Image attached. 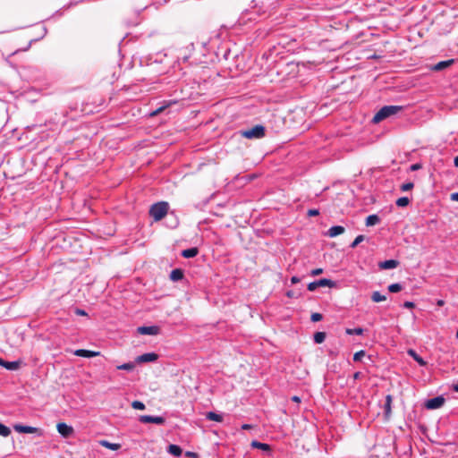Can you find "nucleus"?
<instances>
[{"instance_id":"obj_1","label":"nucleus","mask_w":458,"mask_h":458,"mask_svg":"<svg viewBox=\"0 0 458 458\" xmlns=\"http://www.w3.org/2000/svg\"><path fill=\"white\" fill-rule=\"evenodd\" d=\"M402 110L403 106H385L381 107L378 110V112L374 115L372 122L374 123H378L379 122L385 120L386 118L396 114L398 112Z\"/></svg>"},{"instance_id":"obj_2","label":"nucleus","mask_w":458,"mask_h":458,"mask_svg":"<svg viewBox=\"0 0 458 458\" xmlns=\"http://www.w3.org/2000/svg\"><path fill=\"white\" fill-rule=\"evenodd\" d=\"M169 209V205L165 201H159L154 203L149 208V216L153 217L155 221L163 219Z\"/></svg>"},{"instance_id":"obj_3","label":"nucleus","mask_w":458,"mask_h":458,"mask_svg":"<svg viewBox=\"0 0 458 458\" xmlns=\"http://www.w3.org/2000/svg\"><path fill=\"white\" fill-rule=\"evenodd\" d=\"M240 133L246 139H261L265 136V127L258 124L251 129L241 131Z\"/></svg>"},{"instance_id":"obj_4","label":"nucleus","mask_w":458,"mask_h":458,"mask_svg":"<svg viewBox=\"0 0 458 458\" xmlns=\"http://www.w3.org/2000/svg\"><path fill=\"white\" fill-rule=\"evenodd\" d=\"M336 286V283L327 278H321L319 280H316L308 284V290L310 292L315 291L318 287H329L334 288Z\"/></svg>"},{"instance_id":"obj_5","label":"nucleus","mask_w":458,"mask_h":458,"mask_svg":"<svg viewBox=\"0 0 458 458\" xmlns=\"http://www.w3.org/2000/svg\"><path fill=\"white\" fill-rule=\"evenodd\" d=\"M445 398L443 396H437L426 401L424 406L428 410H436L442 407L445 403Z\"/></svg>"},{"instance_id":"obj_6","label":"nucleus","mask_w":458,"mask_h":458,"mask_svg":"<svg viewBox=\"0 0 458 458\" xmlns=\"http://www.w3.org/2000/svg\"><path fill=\"white\" fill-rule=\"evenodd\" d=\"M141 423H154L157 425H163L165 422V418L161 416L141 415L139 418Z\"/></svg>"},{"instance_id":"obj_7","label":"nucleus","mask_w":458,"mask_h":458,"mask_svg":"<svg viewBox=\"0 0 458 458\" xmlns=\"http://www.w3.org/2000/svg\"><path fill=\"white\" fill-rule=\"evenodd\" d=\"M14 430L19 433H25V434H38V436L42 435L41 429L38 428L31 427V426H23V425H15Z\"/></svg>"},{"instance_id":"obj_8","label":"nucleus","mask_w":458,"mask_h":458,"mask_svg":"<svg viewBox=\"0 0 458 458\" xmlns=\"http://www.w3.org/2000/svg\"><path fill=\"white\" fill-rule=\"evenodd\" d=\"M56 429L58 433L64 437H69L73 434V428L72 426L67 425L64 422H60L56 425Z\"/></svg>"},{"instance_id":"obj_9","label":"nucleus","mask_w":458,"mask_h":458,"mask_svg":"<svg viewBox=\"0 0 458 458\" xmlns=\"http://www.w3.org/2000/svg\"><path fill=\"white\" fill-rule=\"evenodd\" d=\"M158 359V355L155 352H147L138 356L135 360L137 363L153 362Z\"/></svg>"},{"instance_id":"obj_10","label":"nucleus","mask_w":458,"mask_h":458,"mask_svg":"<svg viewBox=\"0 0 458 458\" xmlns=\"http://www.w3.org/2000/svg\"><path fill=\"white\" fill-rule=\"evenodd\" d=\"M160 328L157 326L139 327L137 332L140 335H156L159 333Z\"/></svg>"},{"instance_id":"obj_11","label":"nucleus","mask_w":458,"mask_h":458,"mask_svg":"<svg viewBox=\"0 0 458 458\" xmlns=\"http://www.w3.org/2000/svg\"><path fill=\"white\" fill-rule=\"evenodd\" d=\"M392 403L393 397L391 394H387L386 396V401L384 404V416L386 420H388L392 413Z\"/></svg>"},{"instance_id":"obj_12","label":"nucleus","mask_w":458,"mask_h":458,"mask_svg":"<svg viewBox=\"0 0 458 458\" xmlns=\"http://www.w3.org/2000/svg\"><path fill=\"white\" fill-rule=\"evenodd\" d=\"M399 262L395 259H387L378 263V267L380 269H393L397 267Z\"/></svg>"},{"instance_id":"obj_13","label":"nucleus","mask_w":458,"mask_h":458,"mask_svg":"<svg viewBox=\"0 0 458 458\" xmlns=\"http://www.w3.org/2000/svg\"><path fill=\"white\" fill-rule=\"evenodd\" d=\"M454 59H449V60H445V61H441L437 64H436L433 67H432V70L433 71H436V72H438V71H442L447 67H449L452 64H454Z\"/></svg>"},{"instance_id":"obj_14","label":"nucleus","mask_w":458,"mask_h":458,"mask_svg":"<svg viewBox=\"0 0 458 458\" xmlns=\"http://www.w3.org/2000/svg\"><path fill=\"white\" fill-rule=\"evenodd\" d=\"M344 232V227L342 225H334L330 227L327 231V235L329 237H335L337 235L342 234Z\"/></svg>"},{"instance_id":"obj_15","label":"nucleus","mask_w":458,"mask_h":458,"mask_svg":"<svg viewBox=\"0 0 458 458\" xmlns=\"http://www.w3.org/2000/svg\"><path fill=\"white\" fill-rule=\"evenodd\" d=\"M183 276L184 274L182 269L175 268L171 271L169 277L173 282H177L182 280L183 278Z\"/></svg>"},{"instance_id":"obj_16","label":"nucleus","mask_w":458,"mask_h":458,"mask_svg":"<svg viewBox=\"0 0 458 458\" xmlns=\"http://www.w3.org/2000/svg\"><path fill=\"white\" fill-rule=\"evenodd\" d=\"M74 354L79 357L91 358L98 355V352L85 349H79L74 352Z\"/></svg>"},{"instance_id":"obj_17","label":"nucleus","mask_w":458,"mask_h":458,"mask_svg":"<svg viewBox=\"0 0 458 458\" xmlns=\"http://www.w3.org/2000/svg\"><path fill=\"white\" fill-rule=\"evenodd\" d=\"M198 253H199L198 248L193 247V248L183 250L182 251V256L185 259H191V258L196 257L198 255Z\"/></svg>"},{"instance_id":"obj_18","label":"nucleus","mask_w":458,"mask_h":458,"mask_svg":"<svg viewBox=\"0 0 458 458\" xmlns=\"http://www.w3.org/2000/svg\"><path fill=\"white\" fill-rule=\"evenodd\" d=\"M206 419L212 421L222 422L223 416L221 414L216 413L214 411H208L206 414Z\"/></svg>"},{"instance_id":"obj_19","label":"nucleus","mask_w":458,"mask_h":458,"mask_svg":"<svg viewBox=\"0 0 458 458\" xmlns=\"http://www.w3.org/2000/svg\"><path fill=\"white\" fill-rule=\"evenodd\" d=\"M380 222V218L376 214H373V215H369L367 218H366V225L367 226H373L377 224H378Z\"/></svg>"},{"instance_id":"obj_20","label":"nucleus","mask_w":458,"mask_h":458,"mask_svg":"<svg viewBox=\"0 0 458 458\" xmlns=\"http://www.w3.org/2000/svg\"><path fill=\"white\" fill-rule=\"evenodd\" d=\"M21 363V362L20 360H15V361H6L5 360V363L4 364V368H5L8 370H17L20 368Z\"/></svg>"},{"instance_id":"obj_21","label":"nucleus","mask_w":458,"mask_h":458,"mask_svg":"<svg viewBox=\"0 0 458 458\" xmlns=\"http://www.w3.org/2000/svg\"><path fill=\"white\" fill-rule=\"evenodd\" d=\"M408 354L412 357L420 366H425L427 362L412 349L408 351Z\"/></svg>"},{"instance_id":"obj_22","label":"nucleus","mask_w":458,"mask_h":458,"mask_svg":"<svg viewBox=\"0 0 458 458\" xmlns=\"http://www.w3.org/2000/svg\"><path fill=\"white\" fill-rule=\"evenodd\" d=\"M182 448L177 445H168V453L176 456V457H179L181 454H182Z\"/></svg>"},{"instance_id":"obj_23","label":"nucleus","mask_w":458,"mask_h":458,"mask_svg":"<svg viewBox=\"0 0 458 458\" xmlns=\"http://www.w3.org/2000/svg\"><path fill=\"white\" fill-rule=\"evenodd\" d=\"M251 445L255 448L260 449L262 451L269 452L271 451V447L268 444L261 443L259 441H253Z\"/></svg>"},{"instance_id":"obj_24","label":"nucleus","mask_w":458,"mask_h":458,"mask_svg":"<svg viewBox=\"0 0 458 458\" xmlns=\"http://www.w3.org/2000/svg\"><path fill=\"white\" fill-rule=\"evenodd\" d=\"M371 300L374 302H380L386 300V295L381 294L379 292L376 291L372 293Z\"/></svg>"},{"instance_id":"obj_25","label":"nucleus","mask_w":458,"mask_h":458,"mask_svg":"<svg viewBox=\"0 0 458 458\" xmlns=\"http://www.w3.org/2000/svg\"><path fill=\"white\" fill-rule=\"evenodd\" d=\"M313 339L316 344H321L326 339V333L325 332H317L314 334Z\"/></svg>"},{"instance_id":"obj_26","label":"nucleus","mask_w":458,"mask_h":458,"mask_svg":"<svg viewBox=\"0 0 458 458\" xmlns=\"http://www.w3.org/2000/svg\"><path fill=\"white\" fill-rule=\"evenodd\" d=\"M135 368V363L134 362H127V363H123L120 366H116V369H123V370H133Z\"/></svg>"},{"instance_id":"obj_27","label":"nucleus","mask_w":458,"mask_h":458,"mask_svg":"<svg viewBox=\"0 0 458 458\" xmlns=\"http://www.w3.org/2000/svg\"><path fill=\"white\" fill-rule=\"evenodd\" d=\"M409 203L410 199L408 197H401L395 202L396 206L398 207H406L409 205Z\"/></svg>"},{"instance_id":"obj_28","label":"nucleus","mask_w":458,"mask_h":458,"mask_svg":"<svg viewBox=\"0 0 458 458\" xmlns=\"http://www.w3.org/2000/svg\"><path fill=\"white\" fill-rule=\"evenodd\" d=\"M403 290V285L399 283L392 284L388 286V291L391 293H398Z\"/></svg>"},{"instance_id":"obj_29","label":"nucleus","mask_w":458,"mask_h":458,"mask_svg":"<svg viewBox=\"0 0 458 458\" xmlns=\"http://www.w3.org/2000/svg\"><path fill=\"white\" fill-rule=\"evenodd\" d=\"M11 434V429L5 425L0 423V436L8 437Z\"/></svg>"},{"instance_id":"obj_30","label":"nucleus","mask_w":458,"mask_h":458,"mask_svg":"<svg viewBox=\"0 0 458 458\" xmlns=\"http://www.w3.org/2000/svg\"><path fill=\"white\" fill-rule=\"evenodd\" d=\"M414 187V184L413 182H405V183H403L400 187L401 191H411V189H413Z\"/></svg>"},{"instance_id":"obj_31","label":"nucleus","mask_w":458,"mask_h":458,"mask_svg":"<svg viewBox=\"0 0 458 458\" xmlns=\"http://www.w3.org/2000/svg\"><path fill=\"white\" fill-rule=\"evenodd\" d=\"M346 333L348 335H360L363 334V329L360 328V327H356V328H353V329H347L346 330Z\"/></svg>"},{"instance_id":"obj_32","label":"nucleus","mask_w":458,"mask_h":458,"mask_svg":"<svg viewBox=\"0 0 458 458\" xmlns=\"http://www.w3.org/2000/svg\"><path fill=\"white\" fill-rule=\"evenodd\" d=\"M131 406H132V408H134L136 410L142 411L145 409V404L140 401H133L131 403Z\"/></svg>"},{"instance_id":"obj_33","label":"nucleus","mask_w":458,"mask_h":458,"mask_svg":"<svg viewBox=\"0 0 458 458\" xmlns=\"http://www.w3.org/2000/svg\"><path fill=\"white\" fill-rule=\"evenodd\" d=\"M364 240V235H358L351 244V248H355Z\"/></svg>"},{"instance_id":"obj_34","label":"nucleus","mask_w":458,"mask_h":458,"mask_svg":"<svg viewBox=\"0 0 458 458\" xmlns=\"http://www.w3.org/2000/svg\"><path fill=\"white\" fill-rule=\"evenodd\" d=\"M169 105H165V106H162L158 108H157L156 110L152 111L149 115L150 116H156L159 114H161Z\"/></svg>"},{"instance_id":"obj_35","label":"nucleus","mask_w":458,"mask_h":458,"mask_svg":"<svg viewBox=\"0 0 458 458\" xmlns=\"http://www.w3.org/2000/svg\"><path fill=\"white\" fill-rule=\"evenodd\" d=\"M365 356V351L361 350L354 353L353 355V360L354 361H360L361 360L362 357Z\"/></svg>"},{"instance_id":"obj_36","label":"nucleus","mask_w":458,"mask_h":458,"mask_svg":"<svg viewBox=\"0 0 458 458\" xmlns=\"http://www.w3.org/2000/svg\"><path fill=\"white\" fill-rule=\"evenodd\" d=\"M322 318H323L322 314L317 313V312L312 313L311 317H310V319L312 322H318V321L322 320Z\"/></svg>"},{"instance_id":"obj_37","label":"nucleus","mask_w":458,"mask_h":458,"mask_svg":"<svg viewBox=\"0 0 458 458\" xmlns=\"http://www.w3.org/2000/svg\"><path fill=\"white\" fill-rule=\"evenodd\" d=\"M100 445H103V446H106L111 450H114V443H109L106 440H101L100 442Z\"/></svg>"},{"instance_id":"obj_38","label":"nucleus","mask_w":458,"mask_h":458,"mask_svg":"<svg viewBox=\"0 0 458 458\" xmlns=\"http://www.w3.org/2000/svg\"><path fill=\"white\" fill-rule=\"evenodd\" d=\"M307 215L309 216H318L319 215V210L318 209H315V208L314 209H309Z\"/></svg>"},{"instance_id":"obj_39","label":"nucleus","mask_w":458,"mask_h":458,"mask_svg":"<svg viewBox=\"0 0 458 458\" xmlns=\"http://www.w3.org/2000/svg\"><path fill=\"white\" fill-rule=\"evenodd\" d=\"M322 273H323V269L322 268H315V269L311 270L310 275L315 276H318V275H320Z\"/></svg>"},{"instance_id":"obj_40","label":"nucleus","mask_w":458,"mask_h":458,"mask_svg":"<svg viewBox=\"0 0 458 458\" xmlns=\"http://www.w3.org/2000/svg\"><path fill=\"white\" fill-rule=\"evenodd\" d=\"M403 306L407 309H411L414 308L415 304L412 301H405Z\"/></svg>"},{"instance_id":"obj_41","label":"nucleus","mask_w":458,"mask_h":458,"mask_svg":"<svg viewBox=\"0 0 458 458\" xmlns=\"http://www.w3.org/2000/svg\"><path fill=\"white\" fill-rule=\"evenodd\" d=\"M75 313L77 315H80V316H86L87 315V313L83 310H81V309H76Z\"/></svg>"},{"instance_id":"obj_42","label":"nucleus","mask_w":458,"mask_h":458,"mask_svg":"<svg viewBox=\"0 0 458 458\" xmlns=\"http://www.w3.org/2000/svg\"><path fill=\"white\" fill-rule=\"evenodd\" d=\"M252 428H253V426L250 425V424H242V429H243V430H248V429H250Z\"/></svg>"},{"instance_id":"obj_43","label":"nucleus","mask_w":458,"mask_h":458,"mask_svg":"<svg viewBox=\"0 0 458 458\" xmlns=\"http://www.w3.org/2000/svg\"><path fill=\"white\" fill-rule=\"evenodd\" d=\"M186 456L197 458L198 454L196 453H193V452H187L186 453Z\"/></svg>"},{"instance_id":"obj_44","label":"nucleus","mask_w":458,"mask_h":458,"mask_svg":"<svg viewBox=\"0 0 458 458\" xmlns=\"http://www.w3.org/2000/svg\"><path fill=\"white\" fill-rule=\"evenodd\" d=\"M420 164H414V165H412L411 166V169L412 171L418 170V169H420Z\"/></svg>"},{"instance_id":"obj_45","label":"nucleus","mask_w":458,"mask_h":458,"mask_svg":"<svg viewBox=\"0 0 458 458\" xmlns=\"http://www.w3.org/2000/svg\"><path fill=\"white\" fill-rule=\"evenodd\" d=\"M451 199L458 201V192H454L451 195Z\"/></svg>"},{"instance_id":"obj_46","label":"nucleus","mask_w":458,"mask_h":458,"mask_svg":"<svg viewBox=\"0 0 458 458\" xmlns=\"http://www.w3.org/2000/svg\"><path fill=\"white\" fill-rule=\"evenodd\" d=\"M291 282H292V284H297V283H299V282H300V278H299V277H297V276H293V277L291 278Z\"/></svg>"},{"instance_id":"obj_47","label":"nucleus","mask_w":458,"mask_h":458,"mask_svg":"<svg viewBox=\"0 0 458 458\" xmlns=\"http://www.w3.org/2000/svg\"><path fill=\"white\" fill-rule=\"evenodd\" d=\"M292 400L295 403H300L301 402V398L297 395H294L292 397Z\"/></svg>"},{"instance_id":"obj_48","label":"nucleus","mask_w":458,"mask_h":458,"mask_svg":"<svg viewBox=\"0 0 458 458\" xmlns=\"http://www.w3.org/2000/svg\"><path fill=\"white\" fill-rule=\"evenodd\" d=\"M451 389L454 392H457L458 393V384H454L452 386H451Z\"/></svg>"},{"instance_id":"obj_49","label":"nucleus","mask_w":458,"mask_h":458,"mask_svg":"<svg viewBox=\"0 0 458 458\" xmlns=\"http://www.w3.org/2000/svg\"><path fill=\"white\" fill-rule=\"evenodd\" d=\"M454 165L455 167H458V156L454 157Z\"/></svg>"},{"instance_id":"obj_50","label":"nucleus","mask_w":458,"mask_h":458,"mask_svg":"<svg viewBox=\"0 0 458 458\" xmlns=\"http://www.w3.org/2000/svg\"><path fill=\"white\" fill-rule=\"evenodd\" d=\"M437 304L438 306H443V305L445 304V301H444L443 300H438V301H437Z\"/></svg>"},{"instance_id":"obj_51","label":"nucleus","mask_w":458,"mask_h":458,"mask_svg":"<svg viewBox=\"0 0 458 458\" xmlns=\"http://www.w3.org/2000/svg\"><path fill=\"white\" fill-rule=\"evenodd\" d=\"M360 372H356V373H354L353 377H354V379H358L360 377Z\"/></svg>"},{"instance_id":"obj_52","label":"nucleus","mask_w":458,"mask_h":458,"mask_svg":"<svg viewBox=\"0 0 458 458\" xmlns=\"http://www.w3.org/2000/svg\"><path fill=\"white\" fill-rule=\"evenodd\" d=\"M5 363V360H3L1 357H0V366L4 367V364Z\"/></svg>"},{"instance_id":"obj_53","label":"nucleus","mask_w":458,"mask_h":458,"mask_svg":"<svg viewBox=\"0 0 458 458\" xmlns=\"http://www.w3.org/2000/svg\"><path fill=\"white\" fill-rule=\"evenodd\" d=\"M115 448H116V451H117L120 448V445L118 444H116Z\"/></svg>"},{"instance_id":"obj_54","label":"nucleus","mask_w":458,"mask_h":458,"mask_svg":"<svg viewBox=\"0 0 458 458\" xmlns=\"http://www.w3.org/2000/svg\"><path fill=\"white\" fill-rule=\"evenodd\" d=\"M287 295H288L289 297H291V296H292L291 292H288V293H287Z\"/></svg>"},{"instance_id":"obj_55","label":"nucleus","mask_w":458,"mask_h":458,"mask_svg":"<svg viewBox=\"0 0 458 458\" xmlns=\"http://www.w3.org/2000/svg\"><path fill=\"white\" fill-rule=\"evenodd\" d=\"M456 337L458 338V329H457V332H456Z\"/></svg>"}]
</instances>
